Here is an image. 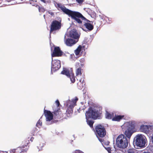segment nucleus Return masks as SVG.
Segmentation results:
<instances>
[{
  "label": "nucleus",
  "mask_w": 153,
  "mask_h": 153,
  "mask_svg": "<svg viewBox=\"0 0 153 153\" xmlns=\"http://www.w3.org/2000/svg\"><path fill=\"white\" fill-rule=\"evenodd\" d=\"M55 103L56 105L57 108H59V107L60 105V104L59 100H56L55 102Z\"/></svg>",
  "instance_id": "c756f323"
},
{
  "label": "nucleus",
  "mask_w": 153,
  "mask_h": 153,
  "mask_svg": "<svg viewBox=\"0 0 153 153\" xmlns=\"http://www.w3.org/2000/svg\"><path fill=\"white\" fill-rule=\"evenodd\" d=\"M54 5L59 10V9L61 10L65 14L67 11L68 9L66 8L65 6H62L61 4L59 3H58L55 2L54 3Z\"/></svg>",
  "instance_id": "2eb2a0df"
},
{
  "label": "nucleus",
  "mask_w": 153,
  "mask_h": 153,
  "mask_svg": "<svg viewBox=\"0 0 153 153\" xmlns=\"http://www.w3.org/2000/svg\"><path fill=\"white\" fill-rule=\"evenodd\" d=\"M83 65L77 62L75 65V67L76 69V76H78L79 75L81 76L82 74L81 68V66H82Z\"/></svg>",
  "instance_id": "f8f14e48"
},
{
  "label": "nucleus",
  "mask_w": 153,
  "mask_h": 153,
  "mask_svg": "<svg viewBox=\"0 0 153 153\" xmlns=\"http://www.w3.org/2000/svg\"><path fill=\"white\" fill-rule=\"evenodd\" d=\"M61 22L56 20H53L51 23V25L50 33H51L54 31L59 29L61 27Z\"/></svg>",
  "instance_id": "6e6552de"
},
{
  "label": "nucleus",
  "mask_w": 153,
  "mask_h": 153,
  "mask_svg": "<svg viewBox=\"0 0 153 153\" xmlns=\"http://www.w3.org/2000/svg\"><path fill=\"white\" fill-rule=\"evenodd\" d=\"M125 116L124 115H118L115 114L114 116L112 119V120L113 121H120L122 119H125L124 118Z\"/></svg>",
  "instance_id": "a211bd4d"
},
{
  "label": "nucleus",
  "mask_w": 153,
  "mask_h": 153,
  "mask_svg": "<svg viewBox=\"0 0 153 153\" xmlns=\"http://www.w3.org/2000/svg\"><path fill=\"white\" fill-rule=\"evenodd\" d=\"M44 113L47 121H50L53 119V115L50 111L44 110Z\"/></svg>",
  "instance_id": "ddd939ff"
},
{
  "label": "nucleus",
  "mask_w": 153,
  "mask_h": 153,
  "mask_svg": "<svg viewBox=\"0 0 153 153\" xmlns=\"http://www.w3.org/2000/svg\"><path fill=\"white\" fill-rule=\"evenodd\" d=\"M61 73L62 74L66 75L68 77L70 76V75L72 73V72H71L68 69L65 68L62 71Z\"/></svg>",
  "instance_id": "aec40b11"
},
{
  "label": "nucleus",
  "mask_w": 153,
  "mask_h": 153,
  "mask_svg": "<svg viewBox=\"0 0 153 153\" xmlns=\"http://www.w3.org/2000/svg\"><path fill=\"white\" fill-rule=\"evenodd\" d=\"M65 14L70 17L74 22H75L80 25L82 24L81 20H85L88 22H90V21L86 19L81 13L78 11H74L68 9Z\"/></svg>",
  "instance_id": "f03ea898"
},
{
  "label": "nucleus",
  "mask_w": 153,
  "mask_h": 153,
  "mask_svg": "<svg viewBox=\"0 0 153 153\" xmlns=\"http://www.w3.org/2000/svg\"><path fill=\"white\" fill-rule=\"evenodd\" d=\"M102 114V111L92 109V108L90 107L85 113L86 120L91 118L94 120L96 119L97 118L100 116Z\"/></svg>",
  "instance_id": "7ed1b4c3"
},
{
  "label": "nucleus",
  "mask_w": 153,
  "mask_h": 153,
  "mask_svg": "<svg viewBox=\"0 0 153 153\" xmlns=\"http://www.w3.org/2000/svg\"><path fill=\"white\" fill-rule=\"evenodd\" d=\"M95 129V133L97 137H103L105 135L106 131L103 126L98 125L96 126Z\"/></svg>",
  "instance_id": "0eeeda50"
},
{
  "label": "nucleus",
  "mask_w": 153,
  "mask_h": 153,
  "mask_svg": "<svg viewBox=\"0 0 153 153\" xmlns=\"http://www.w3.org/2000/svg\"><path fill=\"white\" fill-rule=\"evenodd\" d=\"M53 116L56 119H59L62 117L63 114L61 111L60 108H53Z\"/></svg>",
  "instance_id": "9d476101"
},
{
  "label": "nucleus",
  "mask_w": 153,
  "mask_h": 153,
  "mask_svg": "<svg viewBox=\"0 0 153 153\" xmlns=\"http://www.w3.org/2000/svg\"><path fill=\"white\" fill-rule=\"evenodd\" d=\"M84 0H76L77 2L79 3H81L84 1Z\"/></svg>",
  "instance_id": "2f4dec72"
},
{
  "label": "nucleus",
  "mask_w": 153,
  "mask_h": 153,
  "mask_svg": "<svg viewBox=\"0 0 153 153\" xmlns=\"http://www.w3.org/2000/svg\"><path fill=\"white\" fill-rule=\"evenodd\" d=\"M78 99L76 97L74 99H73L71 101L68 100L66 102V113L69 114H72L73 112V109L74 107L76 105V102L78 101Z\"/></svg>",
  "instance_id": "423d86ee"
},
{
  "label": "nucleus",
  "mask_w": 153,
  "mask_h": 153,
  "mask_svg": "<svg viewBox=\"0 0 153 153\" xmlns=\"http://www.w3.org/2000/svg\"><path fill=\"white\" fill-rule=\"evenodd\" d=\"M85 82L84 79L81 78L79 80V82L77 83V87L79 89L81 90L85 85Z\"/></svg>",
  "instance_id": "dca6fc26"
},
{
  "label": "nucleus",
  "mask_w": 153,
  "mask_h": 153,
  "mask_svg": "<svg viewBox=\"0 0 153 153\" xmlns=\"http://www.w3.org/2000/svg\"><path fill=\"white\" fill-rule=\"evenodd\" d=\"M134 143L137 147V149L139 148H142L145 146L146 143L145 139L142 135L138 134L136 136L134 139Z\"/></svg>",
  "instance_id": "39448f33"
},
{
  "label": "nucleus",
  "mask_w": 153,
  "mask_h": 153,
  "mask_svg": "<svg viewBox=\"0 0 153 153\" xmlns=\"http://www.w3.org/2000/svg\"><path fill=\"white\" fill-rule=\"evenodd\" d=\"M86 107L84 105L83 106H81L80 107L79 109H78V111L79 113L80 112V111H81L82 110H84L85 109Z\"/></svg>",
  "instance_id": "c85d7f7f"
},
{
  "label": "nucleus",
  "mask_w": 153,
  "mask_h": 153,
  "mask_svg": "<svg viewBox=\"0 0 153 153\" xmlns=\"http://www.w3.org/2000/svg\"><path fill=\"white\" fill-rule=\"evenodd\" d=\"M83 25L89 31L92 30L94 28V26L88 22L84 23L83 24Z\"/></svg>",
  "instance_id": "6ab92c4d"
},
{
  "label": "nucleus",
  "mask_w": 153,
  "mask_h": 153,
  "mask_svg": "<svg viewBox=\"0 0 153 153\" xmlns=\"http://www.w3.org/2000/svg\"><path fill=\"white\" fill-rule=\"evenodd\" d=\"M108 151L110 152L109 151L111 150V149L109 148H108Z\"/></svg>",
  "instance_id": "c9c22d12"
},
{
  "label": "nucleus",
  "mask_w": 153,
  "mask_h": 153,
  "mask_svg": "<svg viewBox=\"0 0 153 153\" xmlns=\"http://www.w3.org/2000/svg\"><path fill=\"white\" fill-rule=\"evenodd\" d=\"M105 20L107 23H111L112 22L111 19L105 16L103 21Z\"/></svg>",
  "instance_id": "a878e982"
},
{
  "label": "nucleus",
  "mask_w": 153,
  "mask_h": 153,
  "mask_svg": "<svg viewBox=\"0 0 153 153\" xmlns=\"http://www.w3.org/2000/svg\"><path fill=\"white\" fill-rule=\"evenodd\" d=\"M86 120L87 124L90 127L93 128L94 122L93 121L89 120V119Z\"/></svg>",
  "instance_id": "393cba45"
},
{
  "label": "nucleus",
  "mask_w": 153,
  "mask_h": 153,
  "mask_svg": "<svg viewBox=\"0 0 153 153\" xmlns=\"http://www.w3.org/2000/svg\"><path fill=\"white\" fill-rule=\"evenodd\" d=\"M143 153H150L149 152H144Z\"/></svg>",
  "instance_id": "e433bc0d"
},
{
  "label": "nucleus",
  "mask_w": 153,
  "mask_h": 153,
  "mask_svg": "<svg viewBox=\"0 0 153 153\" xmlns=\"http://www.w3.org/2000/svg\"><path fill=\"white\" fill-rule=\"evenodd\" d=\"M48 13L51 15V16H54V13L52 12V11H50L48 12Z\"/></svg>",
  "instance_id": "7c9ffc66"
},
{
  "label": "nucleus",
  "mask_w": 153,
  "mask_h": 153,
  "mask_svg": "<svg viewBox=\"0 0 153 153\" xmlns=\"http://www.w3.org/2000/svg\"><path fill=\"white\" fill-rule=\"evenodd\" d=\"M151 140L152 143L153 144V134L151 137Z\"/></svg>",
  "instance_id": "72a5a7b5"
},
{
  "label": "nucleus",
  "mask_w": 153,
  "mask_h": 153,
  "mask_svg": "<svg viewBox=\"0 0 153 153\" xmlns=\"http://www.w3.org/2000/svg\"><path fill=\"white\" fill-rule=\"evenodd\" d=\"M114 116V113H110L106 111L105 114V118L107 119H112V118Z\"/></svg>",
  "instance_id": "412c9836"
},
{
  "label": "nucleus",
  "mask_w": 153,
  "mask_h": 153,
  "mask_svg": "<svg viewBox=\"0 0 153 153\" xmlns=\"http://www.w3.org/2000/svg\"><path fill=\"white\" fill-rule=\"evenodd\" d=\"M40 0L44 3H46V1L45 0Z\"/></svg>",
  "instance_id": "473e14b6"
},
{
  "label": "nucleus",
  "mask_w": 153,
  "mask_h": 153,
  "mask_svg": "<svg viewBox=\"0 0 153 153\" xmlns=\"http://www.w3.org/2000/svg\"><path fill=\"white\" fill-rule=\"evenodd\" d=\"M68 77L70 78V80L72 83H74L75 82V79L74 74L73 73H72L70 75V76H69Z\"/></svg>",
  "instance_id": "5701e85b"
},
{
  "label": "nucleus",
  "mask_w": 153,
  "mask_h": 153,
  "mask_svg": "<svg viewBox=\"0 0 153 153\" xmlns=\"http://www.w3.org/2000/svg\"><path fill=\"white\" fill-rule=\"evenodd\" d=\"M99 140H100V142H102V139H99Z\"/></svg>",
  "instance_id": "4c0bfd02"
},
{
  "label": "nucleus",
  "mask_w": 153,
  "mask_h": 153,
  "mask_svg": "<svg viewBox=\"0 0 153 153\" xmlns=\"http://www.w3.org/2000/svg\"><path fill=\"white\" fill-rule=\"evenodd\" d=\"M42 122L39 119L37 122V123L36 124V126L38 128H40L42 126Z\"/></svg>",
  "instance_id": "cd10ccee"
},
{
  "label": "nucleus",
  "mask_w": 153,
  "mask_h": 153,
  "mask_svg": "<svg viewBox=\"0 0 153 153\" xmlns=\"http://www.w3.org/2000/svg\"><path fill=\"white\" fill-rule=\"evenodd\" d=\"M136 125V123L134 121L126 122L124 123L122 126V129L126 136L121 134L117 137L116 143L118 147L125 149L127 147L130 138L134 133L133 130Z\"/></svg>",
  "instance_id": "f257e3e1"
},
{
  "label": "nucleus",
  "mask_w": 153,
  "mask_h": 153,
  "mask_svg": "<svg viewBox=\"0 0 153 153\" xmlns=\"http://www.w3.org/2000/svg\"><path fill=\"white\" fill-rule=\"evenodd\" d=\"M69 36L75 39H78L79 35L78 33L77 30L75 29L71 30L69 33Z\"/></svg>",
  "instance_id": "4468645a"
},
{
  "label": "nucleus",
  "mask_w": 153,
  "mask_h": 153,
  "mask_svg": "<svg viewBox=\"0 0 153 153\" xmlns=\"http://www.w3.org/2000/svg\"><path fill=\"white\" fill-rule=\"evenodd\" d=\"M76 42L75 40L71 39H68L66 40L65 43L67 46H71L75 44Z\"/></svg>",
  "instance_id": "f3484780"
},
{
  "label": "nucleus",
  "mask_w": 153,
  "mask_h": 153,
  "mask_svg": "<svg viewBox=\"0 0 153 153\" xmlns=\"http://www.w3.org/2000/svg\"><path fill=\"white\" fill-rule=\"evenodd\" d=\"M29 143V140L24 141L22 142L23 145L22 147H18L15 149H10V153H26L29 148L27 145Z\"/></svg>",
  "instance_id": "20e7f679"
},
{
  "label": "nucleus",
  "mask_w": 153,
  "mask_h": 153,
  "mask_svg": "<svg viewBox=\"0 0 153 153\" xmlns=\"http://www.w3.org/2000/svg\"><path fill=\"white\" fill-rule=\"evenodd\" d=\"M61 67V62L59 60H53L52 59L51 71H55L58 70Z\"/></svg>",
  "instance_id": "1a4fd4ad"
},
{
  "label": "nucleus",
  "mask_w": 153,
  "mask_h": 153,
  "mask_svg": "<svg viewBox=\"0 0 153 153\" xmlns=\"http://www.w3.org/2000/svg\"><path fill=\"white\" fill-rule=\"evenodd\" d=\"M36 7H37L39 12L44 13L45 11V8L42 7H40L39 5H37Z\"/></svg>",
  "instance_id": "b1692460"
},
{
  "label": "nucleus",
  "mask_w": 153,
  "mask_h": 153,
  "mask_svg": "<svg viewBox=\"0 0 153 153\" xmlns=\"http://www.w3.org/2000/svg\"><path fill=\"white\" fill-rule=\"evenodd\" d=\"M128 153H137V151L134 149H129L128 150Z\"/></svg>",
  "instance_id": "bb28decb"
},
{
  "label": "nucleus",
  "mask_w": 153,
  "mask_h": 153,
  "mask_svg": "<svg viewBox=\"0 0 153 153\" xmlns=\"http://www.w3.org/2000/svg\"><path fill=\"white\" fill-rule=\"evenodd\" d=\"M82 48V46L79 45L78 47L77 48L75 51L74 53L77 56L79 54V53L81 50Z\"/></svg>",
  "instance_id": "4be33fe9"
},
{
  "label": "nucleus",
  "mask_w": 153,
  "mask_h": 153,
  "mask_svg": "<svg viewBox=\"0 0 153 153\" xmlns=\"http://www.w3.org/2000/svg\"><path fill=\"white\" fill-rule=\"evenodd\" d=\"M63 53V52L59 47H55L51 54V56L52 57H60L62 56Z\"/></svg>",
  "instance_id": "9b49d317"
},
{
  "label": "nucleus",
  "mask_w": 153,
  "mask_h": 153,
  "mask_svg": "<svg viewBox=\"0 0 153 153\" xmlns=\"http://www.w3.org/2000/svg\"><path fill=\"white\" fill-rule=\"evenodd\" d=\"M34 138L33 137H31V138L30 139V141H31L32 142L33 141V140L34 139Z\"/></svg>",
  "instance_id": "f704fd0d"
}]
</instances>
